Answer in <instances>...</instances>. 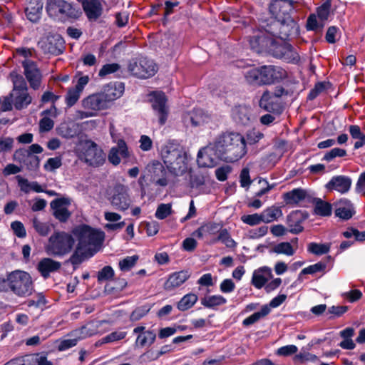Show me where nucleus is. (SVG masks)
<instances>
[{
  "instance_id": "4be33fe9",
  "label": "nucleus",
  "mask_w": 365,
  "mask_h": 365,
  "mask_svg": "<svg viewBox=\"0 0 365 365\" xmlns=\"http://www.w3.org/2000/svg\"><path fill=\"white\" fill-rule=\"evenodd\" d=\"M61 263L52 258H42L37 264V270L41 276L46 279L50 277L51 273L57 272L60 269Z\"/></svg>"
},
{
  "instance_id": "58836bf2",
  "label": "nucleus",
  "mask_w": 365,
  "mask_h": 365,
  "mask_svg": "<svg viewBox=\"0 0 365 365\" xmlns=\"http://www.w3.org/2000/svg\"><path fill=\"white\" fill-rule=\"evenodd\" d=\"M198 300V297L194 293H188L184 295L177 304V308L181 312H185L192 308Z\"/></svg>"
},
{
  "instance_id": "0eeeda50",
  "label": "nucleus",
  "mask_w": 365,
  "mask_h": 365,
  "mask_svg": "<svg viewBox=\"0 0 365 365\" xmlns=\"http://www.w3.org/2000/svg\"><path fill=\"white\" fill-rule=\"evenodd\" d=\"M10 290L16 296L25 297L32 294L34 284L31 275L22 270L16 269L8 273Z\"/></svg>"
},
{
  "instance_id": "09e8293b",
  "label": "nucleus",
  "mask_w": 365,
  "mask_h": 365,
  "mask_svg": "<svg viewBox=\"0 0 365 365\" xmlns=\"http://www.w3.org/2000/svg\"><path fill=\"white\" fill-rule=\"evenodd\" d=\"M314 212L317 215L327 217L331 215V205L319 198L316 199Z\"/></svg>"
},
{
  "instance_id": "f8f14e48",
  "label": "nucleus",
  "mask_w": 365,
  "mask_h": 365,
  "mask_svg": "<svg viewBox=\"0 0 365 365\" xmlns=\"http://www.w3.org/2000/svg\"><path fill=\"white\" fill-rule=\"evenodd\" d=\"M39 44L44 53L53 56L61 54L65 49L64 39L58 34L48 35L39 42Z\"/></svg>"
},
{
  "instance_id": "79ce46f5",
  "label": "nucleus",
  "mask_w": 365,
  "mask_h": 365,
  "mask_svg": "<svg viewBox=\"0 0 365 365\" xmlns=\"http://www.w3.org/2000/svg\"><path fill=\"white\" fill-rule=\"evenodd\" d=\"M282 215V210L279 207L272 206L262 212V222H271Z\"/></svg>"
},
{
  "instance_id": "6e6d98bb",
  "label": "nucleus",
  "mask_w": 365,
  "mask_h": 365,
  "mask_svg": "<svg viewBox=\"0 0 365 365\" xmlns=\"http://www.w3.org/2000/svg\"><path fill=\"white\" fill-rule=\"evenodd\" d=\"M139 257L136 255L133 256H128L124 259L119 261V268L123 272L130 271L136 264Z\"/></svg>"
},
{
  "instance_id": "5fc2aeb1",
  "label": "nucleus",
  "mask_w": 365,
  "mask_h": 365,
  "mask_svg": "<svg viewBox=\"0 0 365 365\" xmlns=\"http://www.w3.org/2000/svg\"><path fill=\"white\" fill-rule=\"evenodd\" d=\"M216 241H220L228 248H234L237 246L236 242L231 237L227 229L220 230L215 242Z\"/></svg>"
},
{
  "instance_id": "c756f323",
  "label": "nucleus",
  "mask_w": 365,
  "mask_h": 365,
  "mask_svg": "<svg viewBox=\"0 0 365 365\" xmlns=\"http://www.w3.org/2000/svg\"><path fill=\"white\" fill-rule=\"evenodd\" d=\"M43 3L41 0H29L25 9V14L27 19L33 22L37 23L41 18Z\"/></svg>"
},
{
  "instance_id": "b1692460",
  "label": "nucleus",
  "mask_w": 365,
  "mask_h": 365,
  "mask_svg": "<svg viewBox=\"0 0 365 365\" xmlns=\"http://www.w3.org/2000/svg\"><path fill=\"white\" fill-rule=\"evenodd\" d=\"M311 197L306 190L294 188L283 195V200L287 205L292 207L297 205L300 202L306 200L310 202Z\"/></svg>"
},
{
  "instance_id": "de8ad7c7",
  "label": "nucleus",
  "mask_w": 365,
  "mask_h": 365,
  "mask_svg": "<svg viewBox=\"0 0 365 365\" xmlns=\"http://www.w3.org/2000/svg\"><path fill=\"white\" fill-rule=\"evenodd\" d=\"M287 43H279L275 40L272 38V42L269 43L267 52H268L273 57L280 59Z\"/></svg>"
},
{
  "instance_id": "7ed1b4c3",
  "label": "nucleus",
  "mask_w": 365,
  "mask_h": 365,
  "mask_svg": "<svg viewBox=\"0 0 365 365\" xmlns=\"http://www.w3.org/2000/svg\"><path fill=\"white\" fill-rule=\"evenodd\" d=\"M287 77L286 70L280 66L265 65L252 68L245 73L247 83L252 85H271Z\"/></svg>"
},
{
  "instance_id": "603ef678",
  "label": "nucleus",
  "mask_w": 365,
  "mask_h": 365,
  "mask_svg": "<svg viewBox=\"0 0 365 365\" xmlns=\"http://www.w3.org/2000/svg\"><path fill=\"white\" fill-rule=\"evenodd\" d=\"M269 253L284 254L287 256H292L294 253V249L289 242H280L276 245L269 250Z\"/></svg>"
},
{
  "instance_id": "052dcab7",
  "label": "nucleus",
  "mask_w": 365,
  "mask_h": 365,
  "mask_svg": "<svg viewBox=\"0 0 365 365\" xmlns=\"http://www.w3.org/2000/svg\"><path fill=\"white\" fill-rule=\"evenodd\" d=\"M81 91L75 88L74 87L71 88L68 90L66 96V103L67 106L71 107L76 104L79 99Z\"/></svg>"
},
{
  "instance_id": "c03bdc74",
  "label": "nucleus",
  "mask_w": 365,
  "mask_h": 365,
  "mask_svg": "<svg viewBox=\"0 0 365 365\" xmlns=\"http://www.w3.org/2000/svg\"><path fill=\"white\" fill-rule=\"evenodd\" d=\"M327 268V263L324 262H318L316 264L308 266L307 267L304 268L300 273L299 274L297 280L299 282H302V275L305 274H314L318 272H323Z\"/></svg>"
},
{
  "instance_id": "e433bc0d",
  "label": "nucleus",
  "mask_w": 365,
  "mask_h": 365,
  "mask_svg": "<svg viewBox=\"0 0 365 365\" xmlns=\"http://www.w3.org/2000/svg\"><path fill=\"white\" fill-rule=\"evenodd\" d=\"M13 92V103L16 110H22L23 108H26L31 103L32 99L29 96L28 91L21 90Z\"/></svg>"
},
{
  "instance_id": "6ab92c4d",
  "label": "nucleus",
  "mask_w": 365,
  "mask_h": 365,
  "mask_svg": "<svg viewBox=\"0 0 365 365\" xmlns=\"http://www.w3.org/2000/svg\"><path fill=\"white\" fill-rule=\"evenodd\" d=\"M190 277L188 270H180L170 274L165 280L163 288L166 292L175 291Z\"/></svg>"
},
{
  "instance_id": "1a4fd4ad",
  "label": "nucleus",
  "mask_w": 365,
  "mask_h": 365,
  "mask_svg": "<svg viewBox=\"0 0 365 365\" xmlns=\"http://www.w3.org/2000/svg\"><path fill=\"white\" fill-rule=\"evenodd\" d=\"M82 157L86 164L93 168L102 166L106 159V155L102 148L91 140H86L84 143Z\"/></svg>"
},
{
  "instance_id": "f03ea898",
  "label": "nucleus",
  "mask_w": 365,
  "mask_h": 365,
  "mask_svg": "<svg viewBox=\"0 0 365 365\" xmlns=\"http://www.w3.org/2000/svg\"><path fill=\"white\" fill-rule=\"evenodd\" d=\"M161 156L169 172L180 176L187 170L188 155L185 148L176 140H168L161 149Z\"/></svg>"
},
{
  "instance_id": "72a5a7b5",
  "label": "nucleus",
  "mask_w": 365,
  "mask_h": 365,
  "mask_svg": "<svg viewBox=\"0 0 365 365\" xmlns=\"http://www.w3.org/2000/svg\"><path fill=\"white\" fill-rule=\"evenodd\" d=\"M149 171L152 173V180L156 185L160 186H166L168 185L166 170L160 163H153Z\"/></svg>"
},
{
  "instance_id": "4c0bfd02",
  "label": "nucleus",
  "mask_w": 365,
  "mask_h": 365,
  "mask_svg": "<svg viewBox=\"0 0 365 365\" xmlns=\"http://www.w3.org/2000/svg\"><path fill=\"white\" fill-rule=\"evenodd\" d=\"M200 302L204 307L215 310L217 307L225 304L227 299L222 295L216 294L205 296Z\"/></svg>"
},
{
  "instance_id": "39448f33",
  "label": "nucleus",
  "mask_w": 365,
  "mask_h": 365,
  "mask_svg": "<svg viewBox=\"0 0 365 365\" xmlns=\"http://www.w3.org/2000/svg\"><path fill=\"white\" fill-rule=\"evenodd\" d=\"M74 245L75 240L72 235L58 231L53 232L48 238L46 251L53 257H63L71 252Z\"/></svg>"
},
{
  "instance_id": "a878e982",
  "label": "nucleus",
  "mask_w": 365,
  "mask_h": 365,
  "mask_svg": "<svg viewBox=\"0 0 365 365\" xmlns=\"http://www.w3.org/2000/svg\"><path fill=\"white\" fill-rule=\"evenodd\" d=\"M111 204L117 210L125 211L131 204L129 195L124 187L117 189L116 192L111 197Z\"/></svg>"
},
{
  "instance_id": "ea45409f",
  "label": "nucleus",
  "mask_w": 365,
  "mask_h": 365,
  "mask_svg": "<svg viewBox=\"0 0 365 365\" xmlns=\"http://www.w3.org/2000/svg\"><path fill=\"white\" fill-rule=\"evenodd\" d=\"M349 133L353 139L358 140L354 143V148L359 149L365 145V134L357 125H351L349 127Z\"/></svg>"
},
{
  "instance_id": "5701e85b",
  "label": "nucleus",
  "mask_w": 365,
  "mask_h": 365,
  "mask_svg": "<svg viewBox=\"0 0 365 365\" xmlns=\"http://www.w3.org/2000/svg\"><path fill=\"white\" fill-rule=\"evenodd\" d=\"M108 100L103 93H95L83 99L82 104L86 109L93 111L104 109L107 107Z\"/></svg>"
},
{
  "instance_id": "49530a36",
  "label": "nucleus",
  "mask_w": 365,
  "mask_h": 365,
  "mask_svg": "<svg viewBox=\"0 0 365 365\" xmlns=\"http://www.w3.org/2000/svg\"><path fill=\"white\" fill-rule=\"evenodd\" d=\"M331 245L329 243L319 244L317 242H310L307 246V251L309 253L319 256L329 252Z\"/></svg>"
},
{
  "instance_id": "9d476101",
  "label": "nucleus",
  "mask_w": 365,
  "mask_h": 365,
  "mask_svg": "<svg viewBox=\"0 0 365 365\" xmlns=\"http://www.w3.org/2000/svg\"><path fill=\"white\" fill-rule=\"evenodd\" d=\"M297 2L293 0H272L269 10L272 19L275 21L293 18L292 14L296 11Z\"/></svg>"
},
{
  "instance_id": "6e6552de",
  "label": "nucleus",
  "mask_w": 365,
  "mask_h": 365,
  "mask_svg": "<svg viewBox=\"0 0 365 365\" xmlns=\"http://www.w3.org/2000/svg\"><path fill=\"white\" fill-rule=\"evenodd\" d=\"M73 234L78 240V245L86 249H88V246H101L105 237L103 231L93 229L87 225L77 226L73 229Z\"/></svg>"
},
{
  "instance_id": "dca6fc26",
  "label": "nucleus",
  "mask_w": 365,
  "mask_h": 365,
  "mask_svg": "<svg viewBox=\"0 0 365 365\" xmlns=\"http://www.w3.org/2000/svg\"><path fill=\"white\" fill-rule=\"evenodd\" d=\"M14 159L23 164L29 171L36 172L39 169L41 161L39 157L27 153L25 148L17 149L14 153Z\"/></svg>"
},
{
  "instance_id": "aec40b11",
  "label": "nucleus",
  "mask_w": 365,
  "mask_h": 365,
  "mask_svg": "<svg viewBox=\"0 0 365 365\" xmlns=\"http://www.w3.org/2000/svg\"><path fill=\"white\" fill-rule=\"evenodd\" d=\"M81 3L88 20H97L103 13V6L100 0H76Z\"/></svg>"
},
{
  "instance_id": "bf43d9fd",
  "label": "nucleus",
  "mask_w": 365,
  "mask_h": 365,
  "mask_svg": "<svg viewBox=\"0 0 365 365\" xmlns=\"http://www.w3.org/2000/svg\"><path fill=\"white\" fill-rule=\"evenodd\" d=\"M33 227L36 231L41 236H46L51 231L50 225L46 222L38 220L36 217L32 220Z\"/></svg>"
},
{
  "instance_id": "a211bd4d",
  "label": "nucleus",
  "mask_w": 365,
  "mask_h": 365,
  "mask_svg": "<svg viewBox=\"0 0 365 365\" xmlns=\"http://www.w3.org/2000/svg\"><path fill=\"white\" fill-rule=\"evenodd\" d=\"M309 217L307 211L294 210L287 217V225L289 232L297 235L304 230L303 223Z\"/></svg>"
},
{
  "instance_id": "393cba45",
  "label": "nucleus",
  "mask_w": 365,
  "mask_h": 365,
  "mask_svg": "<svg viewBox=\"0 0 365 365\" xmlns=\"http://www.w3.org/2000/svg\"><path fill=\"white\" fill-rule=\"evenodd\" d=\"M351 185V179L345 175H337L331 178L327 183L326 188L329 190H336L341 193L347 192Z\"/></svg>"
},
{
  "instance_id": "423d86ee",
  "label": "nucleus",
  "mask_w": 365,
  "mask_h": 365,
  "mask_svg": "<svg viewBox=\"0 0 365 365\" xmlns=\"http://www.w3.org/2000/svg\"><path fill=\"white\" fill-rule=\"evenodd\" d=\"M46 10L50 17L61 22L76 19L81 14L73 4L65 0H47Z\"/></svg>"
},
{
  "instance_id": "a19ab883",
  "label": "nucleus",
  "mask_w": 365,
  "mask_h": 365,
  "mask_svg": "<svg viewBox=\"0 0 365 365\" xmlns=\"http://www.w3.org/2000/svg\"><path fill=\"white\" fill-rule=\"evenodd\" d=\"M270 313V309L267 306H262L260 311L256 312L242 321V325L249 327L258 322L261 318L266 317Z\"/></svg>"
},
{
  "instance_id": "8fccbe9b",
  "label": "nucleus",
  "mask_w": 365,
  "mask_h": 365,
  "mask_svg": "<svg viewBox=\"0 0 365 365\" xmlns=\"http://www.w3.org/2000/svg\"><path fill=\"white\" fill-rule=\"evenodd\" d=\"M9 76L14 84L13 91L21 90L28 91L25 79L21 75H19L16 71H13L10 73Z\"/></svg>"
},
{
  "instance_id": "3c124183",
  "label": "nucleus",
  "mask_w": 365,
  "mask_h": 365,
  "mask_svg": "<svg viewBox=\"0 0 365 365\" xmlns=\"http://www.w3.org/2000/svg\"><path fill=\"white\" fill-rule=\"evenodd\" d=\"M330 83L327 81H320L315 83L314 88L310 90L309 93L307 96V100L313 101L314 100L319 94L324 92L330 86Z\"/></svg>"
},
{
  "instance_id": "4468645a",
  "label": "nucleus",
  "mask_w": 365,
  "mask_h": 365,
  "mask_svg": "<svg viewBox=\"0 0 365 365\" xmlns=\"http://www.w3.org/2000/svg\"><path fill=\"white\" fill-rule=\"evenodd\" d=\"M71 204L69 197H62L54 199L50 203L53 215L60 222H66L71 215L68 207Z\"/></svg>"
},
{
  "instance_id": "f257e3e1",
  "label": "nucleus",
  "mask_w": 365,
  "mask_h": 365,
  "mask_svg": "<svg viewBox=\"0 0 365 365\" xmlns=\"http://www.w3.org/2000/svg\"><path fill=\"white\" fill-rule=\"evenodd\" d=\"M247 153L245 136L237 132L227 131L217 136L208 146L201 148L197 153V162L199 167L213 168L218 160L235 163Z\"/></svg>"
},
{
  "instance_id": "f3484780",
  "label": "nucleus",
  "mask_w": 365,
  "mask_h": 365,
  "mask_svg": "<svg viewBox=\"0 0 365 365\" xmlns=\"http://www.w3.org/2000/svg\"><path fill=\"white\" fill-rule=\"evenodd\" d=\"M133 334L137 335L135 341L136 348L150 347L156 339L155 331L146 329L145 327L143 325L135 327Z\"/></svg>"
},
{
  "instance_id": "412c9836",
  "label": "nucleus",
  "mask_w": 365,
  "mask_h": 365,
  "mask_svg": "<svg viewBox=\"0 0 365 365\" xmlns=\"http://www.w3.org/2000/svg\"><path fill=\"white\" fill-rule=\"evenodd\" d=\"M259 107L265 111L280 114L282 111V106L277 98L271 93L266 91L263 93L259 102Z\"/></svg>"
},
{
  "instance_id": "9b49d317",
  "label": "nucleus",
  "mask_w": 365,
  "mask_h": 365,
  "mask_svg": "<svg viewBox=\"0 0 365 365\" xmlns=\"http://www.w3.org/2000/svg\"><path fill=\"white\" fill-rule=\"evenodd\" d=\"M158 68L154 61L146 57L140 58L138 61H130L128 71L138 78H148L153 76Z\"/></svg>"
},
{
  "instance_id": "37998d69",
  "label": "nucleus",
  "mask_w": 365,
  "mask_h": 365,
  "mask_svg": "<svg viewBox=\"0 0 365 365\" xmlns=\"http://www.w3.org/2000/svg\"><path fill=\"white\" fill-rule=\"evenodd\" d=\"M317 16L315 14H311L307 17L306 22V29L315 32H322L325 23L320 19L317 20Z\"/></svg>"
},
{
  "instance_id": "680f3d73",
  "label": "nucleus",
  "mask_w": 365,
  "mask_h": 365,
  "mask_svg": "<svg viewBox=\"0 0 365 365\" xmlns=\"http://www.w3.org/2000/svg\"><path fill=\"white\" fill-rule=\"evenodd\" d=\"M62 165V158L61 156L48 158L43 165L45 170L53 172Z\"/></svg>"
},
{
  "instance_id": "864d4df0",
  "label": "nucleus",
  "mask_w": 365,
  "mask_h": 365,
  "mask_svg": "<svg viewBox=\"0 0 365 365\" xmlns=\"http://www.w3.org/2000/svg\"><path fill=\"white\" fill-rule=\"evenodd\" d=\"M331 7V1L326 0L321 6L317 9V16L323 22L328 20Z\"/></svg>"
},
{
  "instance_id": "338daca9",
  "label": "nucleus",
  "mask_w": 365,
  "mask_h": 365,
  "mask_svg": "<svg viewBox=\"0 0 365 365\" xmlns=\"http://www.w3.org/2000/svg\"><path fill=\"white\" fill-rule=\"evenodd\" d=\"M30 361L37 365H53V363L47 359L46 354L43 353H37L34 355H31Z\"/></svg>"
},
{
  "instance_id": "2f4dec72",
  "label": "nucleus",
  "mask_w": 365,
  "mask_h": 365,
  "mask_svg": "<svg viewBox=\"0 0 365 365\" xmlns=\"http://www.w3.org/2000/svg\"><path fill=\"white\" fill-rule=\"evenodd\" d=\"M232 116L236 123L242 125H247L250 122L251 111L247 106H236L232 109Z\"/></svg>"
},
{
  "instance_id": "f704fd0d",
  "label": "nucleus",
  "mask_w": 365,
  "mask_h": 365,
  "mask_svg": "<svg viewBox=\"0 0 365 365\" xmlns=\"http://www.w3.org/2000/svg\"><path fill=\"white\" fill-rule=\"evenodd\" d=\"M192 126L198 127L210 122L211 118L202 109L195 108L187 115Z\"/></svg>"
},
{
  "instance_id": "2eb2a0df",
  "label": "nucleus",
  "mask_w": 365,
  "mask_h": 365,
  "mask_svg": "<svg viewBox=\"0 0 365 365\" xmlns=\"http://www.w3.org/2000/svg\"><path fill=\"white\" fill-rule=\"evenodd\" d=\"M24 75L31 88L38 90L41 86L42 75L36 63L29 59L22 61Z\"/></svg>"
},
{
  "instance_id": "4d7b16f0",
  "label": "nucleus",
  "mask_w": 365,
  "mask_h": 365,
  "mask_svg": "<svg viewBox=\"0 0 365 365\" xmlns=\"http://www.w3.org/2000/svg\"><path fill=\"white\" fill-rule=\"evenodd\" d=\"M151 307L149 304H145L135 308L130 315L131 322H137L144 317L150 310Z\"/></svg>"
},
{
  "instance_id": "20e7f679",
  "label": "nucleus",
  "mask_w": 365,
  "mask_h": 365,
  "mask_svg": "<svg viewBox=\"0 0 365 365\" xmlns=\"http://www.w3.org/2000/svg\"><path fill=\"white\" fill-rule=\"evenodd\" d=\"M260 26L266 33L284 41L296 37L299 33V24L294 18L281 21L262 19Z\"/></svg>"
},
{
  "instance_id": "a18cd8bd",
  "label": "nucleus",
  "mask_w": 365,
  "mask_h": 365,
  "mask_svg": "<svg viewBox=\"0 0 365 365\" xmlns=\"http://www.w3.org/2000/svg\"><path fill=\"white\" fill-rule=\"evenodd\" d=\"M280 59L287 63H297L300 57L294 48L291 44L287 43Z\"/></svg>"
},
{
  "instance_id": "13d9d810",
  "label": "nucleus",
  "mask_w": 365,
  "mask_h": 365,
  "mask_svg": "<svg viewBox=\"0 0 365 365\" xmlns=\"http://www.w3.org/2000/svg\"><path fill=\"white\" fill-rule=\"evenodd\" d=\"M264 138V134L259 131L253 129L249 130L246 134V146L247 145H252L257 143L261 139Z\"/></svg>"
},
{
  "instance_id": "69168bd1",
  "label": "nucleus",
  "mask_w": 365,
  "mask_h": 365,
  "mask_svg": "<svg viewBox=\"0 0 365 365\" xmlns=\"http://www.w3.org/2000/svg\"><path fill=\"white\" fill-rule=\"evenodd\" d=\"M114 276V270L110 266H105L103 267L98 272V281L103 282L107 281L112 279Z\"/></svg>"
},
{
  "instance_id": "cd10ccee",
  "label": "nucleus",
  "mask_w": 365,
  "mask_h": 365,
  "mask_svg": "<svg viewBox=\"0 0 365 365\" xmlns=\"http://www.w3.org/2000/svg\"><path fill=\"white\" fill-rule=\"evenodd\" d=\"M128 158L129 155L128 146L124 140L120 139L117 146L111 148L108 153V158L113 165H118L120 163V157Z\"/></svg>"
},
{
  "instance_id": "7c9ffc66",
  "label": "nucleus",
  "mask_w": 365,
  "mask_h": 365,
  "mask_svg": "<svg viewBox=\"0 0 365 365\" xmlns=\"http://www.w3.org/2000/svg\"><path fill=\"white\" fill-rule=\"evenodd\" d=\"M270 42H272V38L264 34H258L249 38L251 49L257 53L267 52Z\"/></svg>"
},
{
  "instance_id": "774afa93",
  "label": "nucleus",
  "mask_w": 365,
  "mask_h": 365,
  "mask_svg": "<svg viewBox=\"0 0 365 365\" xmlns=\"http://www.w3.org/2000/svg\"><path fill=\"white\" fill-rule=\"evenodd\" d=\"M31 355L15 357L3 365H32L30 361Z\"/></svg>"
},
{
  "instance_id": "e2e57ef3",
  "label": "nucleus",
  "mask_w": 365,
  "mask_h": 365,
  "mask_svg": "<svg viewBox=\"0 0 365 365\" xmlns=\"http://www.w3.org/2000/svg\"><path fill=\"white\" fill-rule=\"evenodd\" d=\"M120 69V66L117 63H106L99 71L98 76L101 78L107 75L115 73Z\"/></svg>"
},
{
  "instance_id": "ddd939ff",
  "label": "nucleus",
  "mask_w": 365,
  "mask_h": 365,
  "mask_svg": "<svg viewBox=\"0 0 365 365\" xmlns=\"http://www.w3.org/2000/svg\"><path fill=\"white\" fill-rule=\"evenodd\" d=\"M150 96L152 107L156 115L158 117V121L160 125H163L168 119V108L166 106L167 97L162 91H154Z\"/></svg>"
},
{
  "instance_id": "bb28decb",
  "label": "nucleus",
  "mask_w": 365,
  "mask_h": 365,
  "mask_svg": "<svg viewBox=\"0 0 365 365\" xmlns=\"http://www.w3.org/2000/svg\"><path fill=\"white\" fill-rule=\"evenodd\" d=\"M93 255L94 252L91 249H86L77 245L76 250L65 263H71L73 265V269H76L82 262L86 259L93 257Z\"/></svg>"
},
{
  "instance_id": "0e129e2a",
  "label": "nucleus",
  "mask_w": 365,
  "mask_h": 365,
  "mask_svg": "<svg viewBox=\"0 0 365 365\" xmlns=\"http://www.w3.org/2000/svg\"><path fill=\"white\" fill-rule=\"evenodd\" d=\"M346 155V150L340 148H334L328 151L323 157V160L327 162L331 161L336 157L342 158Z\"/></svg>"
},
{
  "instance_id": "473e14b6",
  "label": "nucleus",
  "mask_w": 365,
  "mask_h": 365,
  "mask_svg": "<svg viewBox=\"0 0 365 365\" xmlns=\"http://www.w3.org/2000/svg\"><path fill=\"white\" fill-rule=\"evenodd\" d=\"M125 84L122 82H113L108 83L104 88L103 93L108 102L119 98L123 94Z\"/></svg>"
},
{
  "instance_id": "c9c22d12",
  "label": "nucleus",
  "mask_w": 365,
  "mask_h": 365,
  "mask_svg": "<svg viewBox=\"0 0 365 365\" xmlns=\"http://www.w3.org/2000/svg\"><path fill=\"white\" fill-rule=\"evenodd\" d=\"M272 274L271 269L268 267H262L255 270L252 274V284L257 288L261 289L266 284L267 278L265 275Z\"/></svg>"
},
{
  "instance_id": "c85d7f7f",
  "label": "nucleus",
  "mask_w": 365,
  "mask_h": 365,
  "mask_svg": "<svg viewBox=\"0 0 365 365\" xmlns=\"http://www.w3.org/2000/svg\"><path fill=\"white\" fill-rule=\"evenodd\" d=\"M335 215L343 220H349L354 214L353 205L350 200L342 198L335 202Z\"/></svg>"
}]
</instances>
